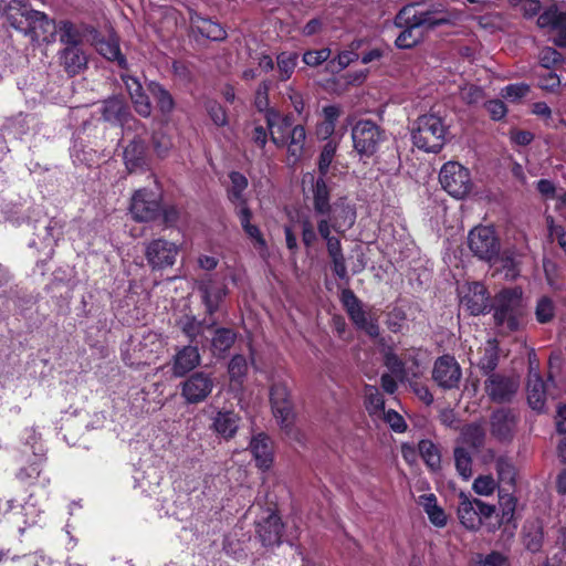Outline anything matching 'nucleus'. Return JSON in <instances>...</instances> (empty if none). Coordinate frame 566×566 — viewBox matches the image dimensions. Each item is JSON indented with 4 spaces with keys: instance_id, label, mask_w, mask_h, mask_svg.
I'll use <instances>...</instances> for the list:
<instances>
[{
    "instance_id": "1",
    "label": "nucleus",
    "mask_w": 566,
    "mask_h": 566,
    "mask_svg": "<svg viewBox=\"0 0 566 566\" xmlns=\"http://www.w3.org/2000/svg\"><path fill=\"white\" fill-rule=\"evenodd\" d=\"M443 21L429 11L424 4L411 3L405 6L396 15V27L402 29L396 39L399 49H410L423 38L424 28H430Z\"/></svg>"
},
{
    "instance_id": "2",
    "label": "nucleus",
    "mask_w": 566,
    "mask_h": 566,
    "mask_svg": "<svg viewBox=\"0 0 566 566\" xmlns=\"http://www.w3.org/2000/svg\"><path fill=\"white\" fill-rule=\"evenodd\" d=\"M165 339L155 332L133 336L122 349L123 359L129 366L148 365L164 352Z\"/></svg>"
},
{
    "instance_id": "3",
    "label": "nucleus",
    "mask_w": 566,
    "mask_h": 566,
    "mask_svg": "<svg viewBox=\"0 0 566 566\" xmlns=\"http://www.w3.org/2000/svg\"><path fill=\"white\" fill-rule=\"evenodd\" d=\"M446 125L436 114H424L416 120L412 128V143L427 153H438L444 145Z\"/></svg>"
},
{
    "instance_id": "4",
    "label": "nucleus",
    "mask_w": 566,
    "mask_h": 566,
    "mask_svg": "<svg viewBox=\"0 0 566 566\" xmlns=\"http://www.w3.org/2000/svg\"><path fill=\"white\" fill-rule=\"evenodd\" d=\"M523 292L520 287L502 290L495 297L494 319L497 326L517 329L524 314Z\"/></svg>"
},
{
    "instance_id": "5",
    "label": "nucleus",
    "mask_w": 566,
    "mask_h": 566,
    "mask_svg": "<svg viewBox=\"0 0 566 566\" xmlns=\"http://www.w3.org/2000/svg\"><path fill=\"white\" fill-rule=\"evenodd\" d=\"M439 181L457 199L465 198L473 188L470 170L458 161H448L441 167Z\"/></svg>"
},
{
    "instance_id": "6",
    "label": "nucleus",
    "mask_w": 566,
    "mask_h": 566,
    "mask_svg": "<svg viewBox=\"0 0 566 566\" xmlns=\"http://www.w3.org/2000/svg\"><path fill=\"white\" fill-rule=\"evenodd\" d=\"M352 139L354 149L360 155L373 156L380 143L384 142V132L376 123L369 119L358 120L352 128Z\"/></svg>"
},
{
    "instance_id": "7",
    "label": "nucleus",
    "mask_w": 566,
    "mask_h": 566,
    "mask_svg": "<svg viewBox=\"0 0 566 566\" xmlns=\"http://www.w3.org/2000/svg\"><path fill=\"white\" fill-rule=\"evenodd\" d=\"M470 251L480 260L491 262L499 256L500 241L492 227L479 226L468 235Z\"/></svg>"
},
{
    "instance_id": "8",
    "label": "nucleus",
    "mask_w": 566,
    "mask_h": 566,
    "mask_svg": "<svg viewBox=\"0 0 566 566\" xmlns=\"http://www.w3.org/2000/svg\"><path fill=\"white\" fill-rule=\"evenodd\" d=\"M302 230V241L306 248L313 247L318 239V235L325 240L333 237L332 230L336 232H344L339 221V216L335 213L332 217L331 213L318 216L316 219L317 231L315 230L314 221L310 216H302L300 219Z\"/></svg>"
},
{
    "instance_id": "9",
    "label": "nucleus",
    "mask_w": 566,
    "mask_h": 566,
    "mask_svg": "<svg viewBox=\"0 0 566 566\" xmlns=\"http://www.w3.org/2000/svg\"><path fill=\"white\" fill-rule=\"evenodd\" d=\"M459 500L458 516L461 524L468 530H478L482 524V520L490 517L494 513L493 505H489L478 499H471L464 493H460Z\"/></svg>"
},
{
    "instance_id": "10",
    "label": "nucleus",
    "mask_w": 566,
    "mask_h": 566,
    "mask_svg": "<svg viewBox=\"0 0 566 566\" xmlns=\"http://www.w3.org/2000/svg\"><path fill=\"white\" fill-rule=\"evenodd\" d=\"M273 415L280 426L287 432L294 422V412L290 400V391L285 382H274L270 390Z\"/></svg>"
},
{
    "instance_id": "11",
    "label": "nucleus",
    "mask_w": 566,
    "mask_h": 566,
    "mask_svg": "<svg viewBox=\"0 0 566 566\" xmlns=\"http://www.w3.org/2000/svg\"><path fill=\"white\" fill-rule=\"evenodd\" d=\"M160 210V199L157 192L149 189H138L134 192L129 211L136 221H151L159 214Z\"/></svg>"
},
{
    "instance_id": "12",
    "label": "nucleus",
    "mask_w": 566,
    "mask_h": 566,
    "mask_svg": "<svg viewBox=\"0 0 566 566\" xmlns=\"http://www.w3.org/2000/svg\"><path fill=\"white\" fill-rule=\"evenodd\" d=\"M214 378L206 371H196L181 384V397L187 403L205 401L212 392Z\"/></svg>"
},
{
    "instance_id": "13",
    "label": "nucleus",
    "mask_w": 566,
    "mask_h": 566,
    "mask_svg": "<svg viewBox=\"0 0 566 566\" xmlns=\"http://www.w3.org/2000/svg\"><path fill=\"white\" fill-rule=\"evenodd\" d=\"M179 253V247L165 239H155L150 241L145 250L148 264L154 269H165L172 266Z\"/></svg>"
},
{
    "instance_id": "14",
    "label": "nucleus",
    "mask_w": 566,
    "mask_h": 566,
    "mask_svg": "<svg viewBox=\"0 0 566 566\" xmlns=\"http://www.w3.org/2000/svg\"><path fill=\"white\" fill-rule=\"evenodd\" d=\"M340 300L350 319L359 329L365 331L370 337L379 335L378 325L364 311L360 301L353 291L343 290Z\"/></svg>"
},
{
    "instance_id": "15",
    "label": "nucleus",
    "mask_w": 566,
    "mask_h": 566,
    "mask_svg": "<svg viewBox=\"0 0 566 566\" xmlns=\"http://www.w3.org/2000/svg\"><path fill=\"white\" fill-rule=\"evenodd\" d=\"M462 377L458 361L451 356L439 357L433 366L432 378L443 389L457 388Z\"/></svg>"
},
{
    "instance_id": "16",
    "label": "nucleus",
    "mask_w": 566,
    "mask_h": 566,
    "mask_svg": "<svg viewBox=\"0 0 566 566\" xmlns=\"http://www.w3.org/2000/svg\"><path fill=\"white\" fill-rule=\"evenodd\" d=\"M461 306L471 315H480L489 306V295L485 286L473 282L459 287Z\"/></svg>"
},
{
    "instance_id": "17",
    "label": "nucleus",
    "mask_w": 566,
    "mask_h": 566,
    "mask_svg": "<svg viewBox=\"0 0 566 566\" xmlns=\"http://www.w3.org/2000/svg\"><path fill=\"white\" fill-rule=\"evenodd\" d=\"M199 291L208 313L213 314L228 294L224 279L208 275L200 280Z\"/></svg>"
},
{
    "instance_id": "18",
    "label": "nucleus",
    "mask_w": 566,
    "mask_h": 566,
    "mask_svg": "<svg viewBox=\"0 0 566 566\" xmlns=\"http://www.w3.org/2000/svg\"><path fill=\"white\" fill-rule=\"evenodd\" d=\"M520 381L516 377H504L492 374L485 381V391L489 397L497 402L510 400L516 392Z\"/></svg>"
},
{
    "instance_id": "19",
    "label": "nucleus",
    "mask_w": 566,
    "mask_h": 566,
    "mask_svg": "<svg viewBox=\"0 0 566 566\" xmlns=\"http://www.w3.org/2000/svg\"><path fill=\"white\" fill-rule=\"evenodd\" d=\"M123 159L129 172L147 169L149 159L145 140L133 138L124 148Z\"/></svg>"
},
{
    "instance_id": "20",
    "label": "nucleus",
    "mask_w": 566,
    "mask_h": 566,
    "mask_svg": "<svg viewBox=\"0 0 566 566\" xmlns=\"http://www.w3.org/2000/svg\"><path fill=\"white\" fill-rule=\"evenodd\" d=\"M21 15L28 22L30 29L42 31L44 41L50 43L55 40L57 23L51 20L44 12L23 7Z\"/></svg>"
},
{
    "instance_id": "21",
    "label": "nucleus",
    "mask_w": 566,
    "mask_h": 566,
    "mask_svg": "<svg viewBox=\"0 0 566 566\" xmlns=\"http://www.w3.org/2000/svg\"><path fill=\"white\" fill-rule=\"evenodd\" d=\"M126 90L134 104L135 111L143 117H148L151 114V104L148 96L144 93L142 83L135 76L128 74L120 75Z\"/></svg>"
},
{
    "instance_id": "22",
    "label": "nucleus",
    "mask_w": 566,
    "mask_h": 566,
    "mask_svg": "<svg viewBox=\"0 0 566 566\" xmlns=\"http://www.w3.org/2000/svg\"><path fill=\"white\" fill-rule=\"evenodd\" d=\"M102 114L106 122L120 125L123 128H130V122L136 123L132 118L127 105L119 97H112L105 101Z\"/></svg>"
},
{
    "instance_id": "23",
    "label": "nucleus",
    "mask_w": 566,
    "mask_h": 566,
    "mask_svg": "<svg viewBox=\"0 0 566 566\" xmlns=\"http://www.w3.org/2000/svg\"><path fill=\"white\" fill-rule=\"evenodd\" d=\"M282 523L275 513L269 514L264 521L258 524V534L264 546H273L281 543Z\"/></svg>"
},
{
    "instance_id": "24",
    "label": "nucleus",
    "mask_w": 566,
    "mask_h": 566,
    "mask_svg": "<svg viewBox=\"0 0 566 566\" xmlns=\"http://www.w3.org/2000/svg\"><path fill=\"white\" fill-rule=\"evenodd\" d=\"M200 354L197 347L186 346L174 358L172 373L176 377H182L200 364Z\"/></svg>"
},
{
    "instance_id": "25",
    "label": "nucleus",
    "mask_w": 566,
    "mask_h": 566,
    "mask_svg": "<svg viewBox=\"0 0 566 566\" xmlns=\"http://www.w3.org/2000/svg\"><path fill=\"white\" fill-rule=\"evenodd\" d=\"M250 449L256 465L262 470L270 469L273 462V447L270 439L264 434H258L251 440Z\"/></svg>"
},
{
    "instance_id": "26",
    "label": "nucleus",
    "mask_w": 566,
    "mask_h": 566,
    "mask_svg": "<svg viewBox=\"0 0 566 566\" xmlns=\"http://www.w3.org/2000/svg\"><path fill=\"white\" fill-rule=\"evenodd\" d=\"M230 185L228 188V198L232 205L235 207V212L241 210L242 208H249L247 205V198L244 191L248 188V179L247 177L239 172L232 171L229 175Z\"/></svg>"
},
{
    "instance_id": "27",
    "label": "nucleus",
    "mask_w": 566,
    "mask_h": 566,
    "mask_svg": "<svg viewBox=\"0 0 566 566\" xmlns=\"http://www.w3.org/2000/svg\"><path fill=\"white\" fill-rule=\"evenodd\" d=\"M240 417L230 410H219L212 418V429L222 438H232L239 428Z\"/></svg>"
},
{
    "instance_id": "28",
    "label": "nucleus",
    "mask_w": 566,
    "mask_h": 566,
    "mask_svg": "<svg viewBox=\"0 0 566 566\" xmlns=\"http://www.w3.org/2000/svg\"><path fill=\"white\" fill-rule=\"evenodd\" d=\"M340 116V108L336 105H327L322 108V120L315 126V136L319 140H329L334 134L336 123Z\"/></svg>"
},
{
    "instance_id": "29",
    "label": "nucleus",
    "mask_w": 566,
    "mask_h": 566,
    "mask_svg": "<svg viewBox=\"0 0 566 566\" xmlns=\"http://www.w3.org/2000/svg\"><path fill=\"white\" fill-rule=\"evenodd\" d=\"M265 120L272 142L277 146L285 145L284 134L291 126L289 117L281 115L275 109H269L265 114Z\"/></svg>"
},
{
    "instance_id": "30",
    "label": "nucleus",
    "mask_w": 566,
    "mask_h": 566,
    "mask_svg": "<svg viewBox=\"0 0 566 566\" xmlns=\"http://www.w3.org/2000/svg\"><path fill=\"white\" fill-rule=\"evenodd\" d=\"M547 384L537 373L530 371L527 381V400L532 409L542 411L545 405Z\"/></svg>"
},
{
    "instance_id": "31",
    "label": "nucleus",
    "mask_w": 566,
    "mask_h": 566,
    "mask_svg": "<svg viewBox=\"0 0 566 566\" xmlns=\"http://www.w3.org/2000/svg\"><path fill=\"white\" fill-rule=\"evenodd\" d=\"M418 504L423 509L429 521L436 527H443L447 525L448 516L444 510L438 504V500L434 494L428 493L420 495Z\"/></svg>"
},
{
    "instance_id": "32",
    "label": "nucleus",
    "mask_w": 566,
    "mask_h": 566,
    "mask_svg": "<svg viewBox=\"0 0 566 566\" xmlns=\"http://www.w3.org/2000/svg\"><path fill=\"white\" fill-rule=\"evenodd\" d=\"M325 176L318 177L313 185V206L317 216L328 214L333 205L329 203V188L324 179Z\"/></svg>"
},
{
    "instance_id": "33",
    "label": "nucleus",
    "mask_w": 566,
    "mask_h": 566,
    "mask_svg": "<svg viewBox=\"0 0 566 566\" xmlns=\"http://www.w3.org/2000/svg\"><path fill=\"white\" fill-rule=\"evenodd\" d=\"M492 432L500 439H507L515 427V417L507 410L500 409L493 412Z\"/></svg>"
},
{
    "instance_id": "34",
    "label": "nucleus",
    "mask_w": 566,
    "mask_h": 566,
    "mask_svg": "<svg viewBox=\"0 0 566 566\" xmlns=\"http://www.w3.org/2000/svg\"><path fill=\"white\" fill-rule=\"evenodd\" d=\"M244 232L254 241V247L263 252L266 250V242L260 229L251 223L252 212L249 208H242L237 212Z\"/></svg>"
},
{
    "instance_id": "35",
    "label": "nucleus",
    "mask_w": 566,
    "mask_h": 566,
    "mask_svg": "<svg viewBox=\"0 0 566 566\" xmlns=\"http://www.w3.org/2000/svg\"><path fill=\"white\" fill-rule=\"evenodd\" d=\"M497 342L490 338L485 342L483 347L478 350V366L485 373H490L495 369L497 365Z\"/></svg>"
},
{
    "instance_id": "36",
    "label": "nucleus",
    "mask_w": 566,
    "mask_h": 566,
    "mask_svg": "<svg viewBox=\"0 0 566 566\" xmlns=\"http://www.w3.org/2000/svg\"><path fill=\"white\" fill-rule=\"evenodd\" d=\"M306 140V130L303 125H295L289 133V139H285L287 145L289 157L293 158L296 163L303 155Z\"/></svg>"
},
{
    "instance_id": "37",
    "label": "nucleus",
    "mask_w": 566,
    "mask_h": 566,
    "mask_svg": "<svg viewBox=\"0 0 566 566\" xmlns=\"http://www.w3.org/2000/svg\"><path fill=\"white\" fill-rule=\"evenodd\" d=\"M62 61L70 74L78 73L86 65V57L77 45L66 46L62 52Z\"/></svg>"
},
{
    "instance_id": "38",
    "label": "nucleus",
    "mask_w": 566,
    "mask_h": 566,
    "mask_svg": "<svg viewBox=\"0 0 566 566\" xmlns=\"http://www.w3.org/2000/svg\"><path fill=\"white\" fill-rule=\"evenodd\" d=\"M335 213L339 216V221L344 232L354 224L356 219V211L347 202L346 198H339L333 203L331 216L335 217Z\"/></svg>"
},
{
    "instance_id": "39",
    "label": "nucleus",
    "mask_w": 566,
    "mask_h": 566,
    "mask_svg": "<svg viewBox=\"0 0 566 566\" xmlns=\"http://www.w3.org/2000/svg\"><path fill=\"white\" fill-rule=\"evenodd\" d=\"M148 91L155 98L157 106L159 111L163 113V115H168L172 112L175 107V102L167 90H165L160 84L156 82H150L148 84Z\"/></svg>"
},
{
    "instance_id": "40",
    "label": "nucleus",
    "mask_w": 566,
    "mask_h": 566,
    "mask_svg": "<svg viewBox=\"0 0 566 566\" xmlns=\"http://www.w3.org/2000/svg\"><path fill=\"white\" fill-rule=\"evenodd\" d=\"M365 406L369 415L379 417L385 411V400L382 395L375 386L365 387Z\"/></svg>"
},
{
    "instance_id": "41",
    "label": "nucleus",
    "mask_w": 566,
    "mask_h": 566,
    "mask_svg": "<svg viewBox=\"0 0 566 566\" xmlns=\"http://www.w3.org/2000/svg\"><path fill=\"white\" fill-rule=\"evenodd\" d=\"M96 49L104 57L117 61L120 67H126V60L122 55L119 45L115 39H103L97 41Z\"/></svg>"
},
{
    "instance_id": "42",
    "label": "nucleus",
    "mask_w": 566,
    "mask_h": 566,
    "mask_svg": "<svg viewBox=\"0 0 566 566\" xmlns=\"http://www.w3.org/2000/svg\"><path fill=\"white\" fill-rule=\"evenodd\" d=\"M197 31L205 38L220 41L226 38L224 29L217 22H213L209 19L199 18L193 22Z\"/></svg>"
},
{
    "instance_id": "43",
    "label": "nucleus",
    "mask_w": 566,
    "mask_h": 566,
    "mask_svg": "<svg viewBox=\"0 0 566 566\" xmlns=\"http://www.w3.org/2000/svg\"><path fill=\"white\" fill-rule=\"evenodd\" d=\"M298 55L295 52H282L276 57L279 77L287 81L297 65Z\"/></svg>"
},
{
    "instance_id": "44",
    "label": "nucleus",
    "mask_w": 566,
    "mask_h": 566,
    "mask_svg": "<svg viewBox=\"0 0 566 566\" xmlns=\"http://www.w3.org/2000/svg\"><path fill=\"white\" fill-rule=\"evenodd\" d=\"M419 453L423 461L431 470H437L440 467V452L437 446L430 440H421L419 442Z\"/></svg>"
},
{
    "instance_id": "45",
    "label": "nucleus",
    "mask_w": 566,
    "mask_h": 566,
    "mask_svg": "<svg viewBox=\"0 0 566 566\" xmlns=\"http://www.w3.org/2000/svg\"><path fill=\"white\" fill-rule=\"evenodd\" d=\"M235 338V334L228 328H219L214 332L211 346L214 353L221 354L228 350Z\"/></svg>"
},
{
    "instance_id": "46",
    "label": "nucleus",
    "mask_w": 566,
    "mask_h": 566,
    "mask_svg": "<svg viewBox=\"0 0 566 566\" xmlns=\"http://www.w3.org/2000/svg\"><path fill=\"white\" fill-rule=\"evenodd\" d=\"M566 23V13L558 12L555 8H549L539 14L537 24L539 28H551L553 31Z\"/></svg>"
},
{
    "instance_id": "47",
    "label": "nucleus",
    "mask_w": 566,
    "mask_h": 566,
    "mask_svg": "<svg viewBox=\"0 0 566 566\" xmlns=\"http://www.w3.org/2000/svg\"><path fill=\"white\" fill-rule=\"evenodd\" d=\"M337 147L338 144L333 139L327 140L323 146L318 158V171L321 176L327 175L329 166L336 155Z\"/></svg>"
},
{
    "instance_id": "48",
    "label": "nucleus",
    "mask_w": 566,
    "mask_h": 566,
    "mask_svg": "<svg viewBox=\"0 0 566 566\" xmlns=\"http://www.w3.org/2000/svg\"><path fill=\"white\" fill-rule=\"evenodd\" d=\"M495 470L500 482L509 484L510 486L514 485L516 472L513 463L509 459L503 457L497 458Z\"/></svg>"
},
{
    "instance_id": "49",
    "label": "nucleus",
    "mask_w": 566,
    "mask_h": 566,
    "mask_svg": "<svg viewBox=\"0 0 566 566\" xmlns=\"http://www.w3.org/2000/svg\"><path fill=\"white\" fill-rule=\"evenodd\" d=\"M454 462L459 474L463 479H469L472 475V458L464 448H455Z\"/></svg>"
},
{
    "instance_id": "50",
    "label": "nucleus",
    "mask_w": 566,
    "mask_h": 566,
    "mask_svg": "<svg viewBox=\"0 0 566 566\" xmlns=\"http://www.w3.org/2000/svg\"><path fill=\"white\" fill-rule=\"evenodd\" d=\"M57 32L62 43L67 46L77 45L80 41V33L72 22L66 20L60 21L57 23Z\"/></svg>"
},
{
    "instance_id": "51",
    "label": "nucleus",
    "mask_w": 566,
    "mask_h": 566,
    "mask_svg": "<svg viewBox=\"0 0 566 566\" xmlns=\"http://www.w3.org/2000/svg\"><path fill=\"white\" fill-rule=\"evenodd\" d=\"M248 370L247 359L237 355L229 363L228 371L231 381L241 384Z\"/></svg>"
},
{
    "instance_id": "52",
    "label": "nucleus",
    "mask_w": 566,
    "mask_h": 566,
    "mask_svg": "<svg viewBox=\"0 0 566 566\" xmlns=\"http://www.w3.org/2000/svg\"><path fill=\"white\" fill-rule=\"evenodd\" d=\"M537 84L542 90L554 92L559 87L560 78L551 69H542L537 73Z\"/></svg>"
},
{
    "instance_id": "53",
    "label": "nucleus",
    "mask_w": 566,
    "mask_h": 566,
    "mask_svg": "<svg viewBox=\"0 0 566 566\" xmlns=\"http://www.w3.org/2000/svg\"><path fill=\"white\" fill-rule=\"evenodd\" d=\"M554 314L555 306L553 301L547 296L541 297L535 310L536 319L539 323L545 324L554 317Z\"/></svg>"
},
{
    "instance_id": "54",
    "label": "nucleus",
    "mask_w": 566,
    "mask_h": 566,
    "mask_svg": "<svg viewBox=\"0 0 566 566\" xmlns=\"http://www.w3.org/2000/svg\"><path fill=\"white\" fill-rule=\"evenodd\" d=\"M497 484L492 475H479L473 482V490L479 495L489 496L496 490Z\"/></svg>"
},
{
    "instance_id": "55",
    "label": "nucleus",
    "mask_w": 566,
    "mask_h": 566,
    "mask_svg": "<svg viewBox=\"0 0 566 566\" xmlns=\"http://www.w3.org/2000/svg\"><path fill=\"white\" fill-rule=\"evenodd\" d=\"M464 442L471 444L473 448L482 446L484 440V430L480 424H468L462 432Z\"/></svg>"
},
{
    "instance_id": "56",
    "label": "nucleus",
    "mask_w": 566,
    "mask_h": 566,
    "mask_svg": "<svg viewBox=\"0 0 566 566\" xmlns=\"http://www.w3.org/2000/svg\"><path fill=\"white\" fill-rule=\"evenodd\" d=\"M460 97L470 105H476L484 99V92L480 86L465 84L460 88Z\"/></svg>"
},
{
    "instance_id": "57",
    "label": "nucleus",
    "mask_w": 566,
    "mask_h": 566,
    "mask_svg": "<svg viewBox=\"0 0 566 566\" xmlns=\"http://www.w3.org/2000/svg\"><path fill=\"white\" fill-rule=\"evenodd\" d=\"M182 332L190 338L196 339L203 332V326L192 316H184L179 321Z\"/></svg>"
},
{
    "instance_id": "58",
    "label": "nucleus",
    "mask_w": 566,
    "mask_h": 566,
    "mask_svg": "<svg viewBox=\"0 0 566 566\" xmlns=\"http://www.w3.org/2000/svg\"><path fill=\"white\" fill-rule=\"evenodd\" d=\"M474 566H510V562L504 555L492 552L488 555H479Z\"/></svg>"
},
{
    "instance_id": "59",
    "label": "nucleus",
    "mask_w": 566,
    "mask_h": 566,
    "mask_svg": "<svg viewBox=\"0 0 566 566\" xmlns=\"http://www.w3.org/2000/svg\"><path fill=\"white\" fill-rule=\"evenodd\" d=\"M530 86L525 83L510 84L502 90V96L514 102L526 96Z\"/></svg>"
},
{
    "instance_id": "60",
    "label": "nucleus",
    "mask_w": 566,
    "mask_h": 566,
    "mask_svg": "<svg viewBox=\"0 0 566 566\" xmlns=\"http://www.w3.org/2000/svg\"><path fill=\"white\" fill-rule=\"evenodd\" d=\"M207 112L211 120L217 126H226L228 124V116L226 109L217 102H209L207 104Z\"/></svg>"
},
{
    "instance_id": "61",
    "label": "nucleus",
    "mask_w": 566,
    "mask_h": 566,
    "mask_svg": "<svg viewBox=\"0 0 566 566\" xmlns=\"http://www.w3.org/2000/svg\"><path fill=\"white\" fill-rule=\"evenodd\" d=\"M331 56L329 49H321L316 51H307L303 55V61L308 66H317L327 61Z\"/></svg>"
},
{
    "instance_id": "62",
    "label": "nucleus",
    "mask_w": 566,
    "mask_h": 566,
    "mask_svg": "<svg viewBox=\"0 0 566 566\" xmlns=\"http://www.w3.org/2000/svg\"><path fill=\"white\" fill-rule=\"evenodd\" d=\"M381 415L384 416L385 421L394 431L399 433L406 431L407 423L398 412L395 410H388L384 411Z\"/></svg>"
},
{
    "instance_id": "63",
    "label": "nucleus",
    "mask_w": 566,
    "mask_h": 566,
    "mask_svg": "<svg viewBox=\"0 0 566 566\" xmlns=\"http://www.w3.org/2000/svg\"><path fill=\"white\" fill-rule=\"evenodd\" d=\"M40 465H41V461H40V459H36L29 467L21 468L17 474L18 479L23 482L33 481L34 479H36L40 475V472H41Z\"/></svg>"
},
{
    "instance_id": "64",
    "label": "nucleus",
    "mask_w": 566,
    "mask_h": 566,
    "mask_svg": "<svg viewBox=\"0 0 566 566\" xmlns=\"http://www.w3.org/2000/svg\"><path fill=\"white\" fill-rule=\"evenodd\" d=\"M154 149L159 157H166L172 147V142L169 137L163 134H155L153 137Z\"/></svg>"
}]
</instances>
